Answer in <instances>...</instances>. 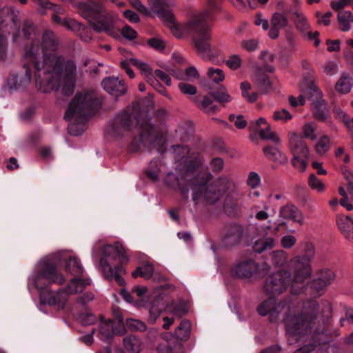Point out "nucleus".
Masks as SVG:
<instances>
[{"instance_id": "obj_10", "label": "nucleus", "mask_w": 353, "mask_h": 353, "mask_svg": "<svg viewBox=\"0 0 353 353\" xmlns=\"http://www.w3.org/2000/svg\"><path fill=\"white\" fill-rule=\"evenodd\" d=\"M314 255V245L307 243L305 247V254L296 256L290 261V265L294 274V282L303 284L311 277L312 273L311 263Z\"/></svg>"}, {"instance_id": "obj_38", "label": "nucleus", "mask_w": 353, "mask_h": 353, "mask_svg": "<svg viewBox=\"0 0 353 353\" xmlns=\"http://www.w3.org/2000/svg\"><path fill=\"white\" fill-rule=\"evenodd\" d=\"M307 183L309 187L318 193H323L325 190V185L314 174L309 175Z\"/></svg>"}, {"instance_id": "obj_9", "label": "nucleus", "mask_w": 353, "mask_h": 353, "mask_svg": "<svg viewBox=\"0 0 353 353\" xmlns=\"http://www.w3.org/2000/svg\"><path fill=\"white\" fill-rule=\"evenodd\" d=\"M210 21H208L203 15L194 18L190 23L192 30L196 35L194 42L199 55L205 60L214 61L220 55L221 51L208 43L211 36L209 32Z\"/></svg>"}, {"instance_id": "obj_4", "label": "nucleus", "mask_w": 353, "mask_h": 353, "mask_svg": "<svg viewBox=\"0 0 353 353\" xmlns=\"http://www.w3.org/2000/svg\"><path fill=\"white\" fill-rule=\"evenodd\" d=\"M65 270L74 278L70 280L65 288L61 290L41 292L40 301L42 304L54 305L58 309H63L70 295L82 292L86 287L91 284L89 279H80L83 272V268L77 258L70 257L67 260Z\"/></svg>"}, {"instance_id": "obj_31", "label": "nucleus", "mask_w": 353, "mask_h": 353, "mask_svg": "<svg viewBox=\"0 0 353 353\" xmlns=\"http://www.w3.org/2000/svg\"><path fill=\"white\" fill-rule=\"evenodd\" d=\"M339 28L343 32L349 31L353 23V15L349 11H340L338 14Z\"/></svg>"}, {"instance_id": "obj_52", "label": "nucleus", "mask_w": 353, "mask_h": 353, "mask_svg": "<svg viewBox=\"0 0 353 353\" xmlns=\"http://www.w3.org/2000/svg\"><path fill=\"white\" fill-rule=\"evenodd\" d=\"M126 326L131 330H141L143 331L145 329V324L136 319H128L126 321Z\"/></svg>"}, {"instance_id": "obj_61", "label": "nucleus", "mask_w": 353, "mask_h": 353, "mask_svg": "<svg viewBox=\"0 0 353 353\" xmlns=\"http://www.w3.org/2000/svg\"><path fill=\"white\" fill-rule=\"evenodd\" d=\"M179 347V344L172 347L170 344H161L157 348L159 353H177L176 348Z\"/></svg>"}, {"instance_id": "obj_62", "label": "nucleus", "mask_w": 353, "mask_h": 353, "mask_svg": "<svg viewBox=\"0 0 353 353\" xmlns=\"http://www.w3.org/2000/svg\"><path fill=\"white\" fill-rule=\"evenodd\" d=\"M148 45L157 50H163L165 48V43L163 40L159 38H152L148 41Z\"/></svg>"}, {"instance_id": "obj_37", "label": "nucleus", "mask_w": 353, "mask_h": 353, "mask_svg": "<svg viewBox=\"0 0 353 353\" xmlns=\"http://www.w3.org/2000/svg\"><path fill=\"white\" fill-rule=\"evenodd\" d=\"M131 64L137 67L141 72L142 75L143 77L148 81L150 77H152V70L150 67V65L137 59L131 58L130 59Z\"/></svg>"}, {"instance_id": "obj_19", "label": "nucleus", "mask_w": 353, "mask_h": 353, "mask_svg": "<svg viewBox=\"0 0 353 353\" xmlns=\"http://www.w3.org/2000/svg\"><path fill=\"white\" fill-rule=\"evenodd\" d=\"M99 332L105 338L110 339L114 334H124L126 330L122 319H119L115 321L102 320L99 326Z\"/></svg>"}, {"instance_id": "obj_64", "label": "nucleus", "mask_w": 353, "mask_h": 353, "mask_svg": "<svg viewBox=\"0 0 353 353\" xmlns=\"http://www.w3.org/2000/svg\"><path fill=\"white\" fill-rule=\"evenodd\" d=\"M130 5L141 13L148 15L150 12L139 0H130Z\"/></svg>"}, {"instance_id": "obj_29", "label": "nucleus", "mask_w": 353, "mask_h": 353, "mask_svg": "<svg viewBox=\"0 0 353 353\" xmlns=\"http://www.w3.org/2000/svg\"><path fill=\"white\" fill-rule=\"evenodd\" d=\"M243 236V230L239 225L230 226L225 234V241L228 244L238 243Z\"/></svg>"}, {"instance_id": "obj_5", "label": "nucleus", "mask_w": 353, "mask_h": 353, "mask_svg": "<svg viewBox=\"0 0 353 353\" xmlns=\"http://www.w3.org/2000/svg\"><path fill=\"white\" fill-rule=\"evenodd\" d=\"M99 103L94 92L78 93L75 95L64 116L66 120L71 121L68 130L72 135L77 136L83 132V123Z\"/></svg>"}, {"instance_id": "obj_48", "label": "nucleus", "mask_w": 353, "mask_h": 353, "mask_svg": "<svg viewBox=\"0 0 353 353\" xmlns=\"http://www.w3.org/2000/svg\"><path fill=\"white\" fill-rule=\"evenodd\" d=\"M226 65L232 70H236L241 68L242 59L238 54L230 55L225 61Z\"/></svg>"}, {"instance_id": "obj_50", "label": "nucleus", "mask_w": 353, "mask_h": 353, "mask_svg": "<svg viewBox=\"0 0 353 353\" xmlns=\"http://www.w3.org/2000/svg\"><path fill=\"white\" fill-rule=\"evenodd\" d=\"M296 243V238L292 234H288L283 236L281 239V245L283 248L290 249L292 248Z\"/></svg>"}, {"instance_id": "obj_34", "label": "nucleus", "mask_w": 353, "mask_h": 353, "mask_svg": "<svg viewBox=\"0 0 353 353\" xmlns=\"http://www.w3.org/2000/svg\"><path fill=\"white\" fill-rule=\"evenodd\" d=\"M331 148L330 138L328 135H322L314 146L315 152L319 154L323 155L327 152Z\"/></svg>"}, {"instance_id": "obj_42", "label": "nucleus", "mask_w": 353, "mask_h": 353, "mask_svg": "<svg viewBox=\"0 0 353 353\" xmlns=\"http://www.w3.org/2000/svg\"><path fill=\"white\" fill-rule=\"evenodd\" d=\"M259 136L262 139L270 140L276 144L280 143V139L278 135L271 130L269 124H267L265 129L259 130Z\"/></svg>"}, {"instance_id": "obj_55", "label": "nucleus", "mask_w": 353, "mask_h": 353, "mask_svg": "<svg viewBox=\"0 0 353 353\" xmlns=\"http://www.w3.org/2000/svg\"><path fill=\"white\" fill-rule=\"evenodd\" d=\"M62 26L70 30L76 31L80 30L81 26L76 20L65 18L63 19Z\"/></svg>"}, {"instance_id": "obj_18", "label": "nucleus", "mask_w": 353, "mask_h": 353, "mask_svg": "<svg viewBox=\"0 0 353 353\" xmlns=\"http://www.w3.org/2000/svg\"><path fill=\"white\" fill-rule=\"evenodd\" d=\"M289 148L293 156L310 157V151L305 140L298 133L290 131L288 134Z\"/></svg>"}, {"instance_id": "obj_32", "label": "nucleus", "mask_w": 353, "mask_h": 353, "mask_svg": "<svg viewBox=\"0 0 353 353\" xmlns=\"http://www.w3.org/2000/svg\"><path fill=\"white\" fill-rule=\"evenodd\" d=\"M171 74L181 81H190L199 77L198 72L194 67H189L185 69V72L172 70Z\"/></svg>"}, {"instance_id": "obj_58", "label": "nucleus", "mask_w": 353, "mask_h": 353, "mask_svg": "<svg viewBox=\"0 0 353 353\" xmlns=\"http://www.w3.org/2000/svg\"><path fill=\"white\" fill-rule=\"evenodd\" d=\"M223 160L221 158L216 157L211 160L210 169L214 173L221 172L223 168Z\"/></svg>"}, {"instance_id": "obj_49", "label": "nucleus", "mask_w": 353, "mask_h": 353, "mask_svg": "<svg viewBox=\"0 0 353 353\" xmlns=\"http://www.w3.org/2000/svg\"><path fill=\"white\" fill-rule=\"evenodd\" d=\"M240 46L242 49L248 51L253 52L259 48V41L256 39H244L240 43Z\"/></svg>"}, {"instance_id": "obj_14", "label": "nucleus", "mask_w": 353, "mask_h": 353, "mask_svg": "<svg viewBox=\"0 0 353 353\" xmlns=\"http://www.w3.org/2000/svg\"><path fill=\"white\" fill-rule=\"evenodd\" d=\"M309 100L314 106L313 115L314 118L321 122H325L330 117L329 110L325 101L322 98L321 92L316 88L310 89Z\"/></svg>"}, {"instance_id": "obj_63", "label": "nucleus", "mask_w": 353, "mask_h": 353, "mask_svg": "<svg viewBox=\"0 0 353 353\" xmlns=\"http://www.w3.org/2000/svg\"><path fill=\"white\" fill-rule=\"evenodd\" d=\"M337 69V65L333 61H327L323 65V72L327 75H333Z\"/></svg>"}, {"instance_id": "obj_40", "label": "nucleus", "mask_w": 353, "mask_h": 353, "mask_svg": "<svg viewBox=\"0 0 353 353\" xmlns=\"http://www.w3.org/2000/svg\"><path fill=\"white\" fill-rule=\"evenodd\" d=\"M240 88L243 98L250 103L255 102L257 99L258 94L256 92H252L250 94L249 91L251 90L252 86L248 81H243L241 83Z\"/></svg>"}, {"instance_id": "obj_22", "label": "nucleus", "mask_w": 353, "mask_h": 353, "mask_svg": "<svg viewBox=\"0 0 353 353\" xmlns=\"http://www.w3.org/2000/svg\"><path fill=\"white\" fill-rule=\"evenodd\" d=\"M279 216L283 219L290 220L302 225L304 216L301 211L294 205L288 203L279 210Z\"/></svg>"}, {"instance_id": "obj_16", "label": "nucleus", "mask_w": 353, "mask_h": 353, "mask_svg": "<svg viewBox=\"0 0 353 353\" xmlns=\"http://www.w3.org/2000/svg\"><path fill=\"white\" fill-rule=\"evenodd\" d=\"M259 272V265L252 259H246L237 262L230 270L233 277L248 279L256 274Z\"/></svg>"}, {"instance_id": "obj_30", "label": "nucleus", "mask_w": 353, "mask_h": 353, "mask_svg": "<svg viewBox=\"0 0 353 353\" xmlns=\"http://www.w3.org/2000/svg\"><path fill=\"white\" fill-rule=\"evenodd\" d=\"M352 85V78L348 74L344 73L336 82L335 89L341 94H347L350 92Z\"/></svg>"}, {"instance_id": "obj_51", "label": "nucleus", "mask_w": 353, "mask_h": 353, "mask_svg": "<svg viewBox=\"0 0 353 353\" xmlns=\"http://www.w3.org/2000/svg\"><path fill=\"white\" fill-rule=\"evenodd\" d=\"M336 225L343 236H345L350 230H352L351 224L336 216Z\"/></svg>"}, {"instance_id": "obj_39", "label": "nucleus", "mask_w": 353, "mask_h": 353, "mask_svg": "<svg viewBox=\"0 0 353 353\" xmlns=\"http://www.w3.org/2000/svg\"><path fill=\"white\" fill-rule=\"evenodd\" d=\"M163 308L164 305L162 304L161 301H154L151 307L149 310L150 316L148 318V321L151 323H154L156 321L157 319L159 316Z\"/></svg>"}, {"instance_id": "obj_33", "label": "nucleus", "mask_w": 353, "mask_h": 353, "mask_svg": "<svg viewBox=\"0 0 353 353\" xmlns=\"http://www.w3.org/2000/svg\"><path fill=\"white\" fill-rule=\"evenodd\" d=\"M190 333V323L187 320H183L174 331L176 338L181 341H186Z\"/></svg>"}, {"instance_id": "obj_47", "label": "nucleus", "mask_w": 353, "mask_h": 353, "mask_svg": "<svg viewBox=\"0 0 353 353\" xmlns=\"http://www.w3.org/2000/svg\"><path fill=\"white\" fill-rule=\"evenodd\" d=\"M272 118L276 121L287 122L292 119V115L286 109L276 110L273 112Z\"/></svg>"}, {"instance_id": "obj_15", "label": "nucleus", "mask_w": 353, "mask_h": 353, "mask_svg": "<svg viewBox=\"0 0 353 353\" xmlns=\"http://www.w3.org/2000/svg\"><path fill=\"white\" fill-rule=\"evenodd\" d=\"M290 305L288 301L276 302L274 298L265 301L258 308L259 313L262 316L270 315V321H275L280 313L290 310Z\"/></svg>"}, {"instance_id": "obj_28", "label": "nucleus", "mask_w": 353, "mask_h": 353, "mask_svg": "<svg viewBox=\"0 0 353 353\" xmlns=\"http://www.w3.org/2000/svg\"><path fill=\"white\" fill-rule=\"evenodd\" d=\"M276 244V239L272 236H265L255 241L253 249L257 253H262L272 249Z\"/></svg>"}, {"instance_id": "obj_24", "label": "nucleus", "mask_w": 353, "mask_h": 353, "mask_svg": "<svg viewBox=\"0 0 353 353\" xmlns=\"http://www.w3.org/2000/svg\"><path fill=\"white\" fill-rule=\"evenodd\" d=\"M295 16L296 19H294V22L296 28L302 32L307 33L310 39H315L314 45L315 46H318L320 43L319 39H316L319 35V32H314L312 33L309 31L310 26L307 20L301 13L295 12Z\"/></svg>"}, {"instance_id": "obj_1", "label": "nucleus", "mask_w": 353, "mask_h": 353, "mask_svg": "<svg viewBox=\"0 0 353 353\" xmlns=\"http://www.w3.org/2000/svg\"><path fill=\"white\" fill-rule=\"evenodd\" d=\"M23 56L26 62L20 72L10 79L15 88L30 84L32 67L35 85L40 92L48 93L62 87L63 94L73 93L77 67L60 52L59 40L52 31L46 30L41 38L31 37Z\"/></svg>"}, {"instance_id": "obj_12", "label": "nucleus", "mask_w": 353, "mask_h": 353, "mask_svg": "<svg viewBox=\"0 0 353 353\" xmlns=\"http://www.w3.org/2000/svg\"><path fill=\"white\" fill-rule=\"evenodd\" d=\"M150 1V3H151L152 6V8H154V10H156L159 16L163 19L166 23H168V27L170 28L172 34L174 36H175L177 38H181L183 36V34L188 32V31H192L194 33H196L194 30H192L190 26V22L196 17H199V16H201V15H203L204 17L207 20V22L208 21H211L213 19L212 14H210V12L209 10H206L202 13H200L197 15H195L188 23L187 26L184 27V26H179V25H176L175 24V22H174V18L172 15V13L168 12H160L159 10V5H156L155 3V1H157V0H149Z\"/></svg>"}, {"instance_id": "obj_59", "label": "nucleus", "mask_w": 353, "mask_h": 353, "mask_svg": "<svg viewBox=\"0 0 353 353\" xmlns=\"http://www.w3.org/2000/svg\"><path fill=\"white\" fill-rule=\"evenodd\" d=\"M269 209L270 206L268 205H265L262 210H257L254 216L255 219L259 221L268 220L270 217V214L268 213Z\"/></svg>"}, {"instance_id": "obj_17", "label": "nucleus", "mask_w": 353, "mask_h": 353, "mask_svg": "<svg viewBox=\"0 0 353 353\" xmlns=\"http://www.w3.org/2000/svg\"><path fill=\"white\" fill-rule=\"evenodd\" d=\"M335 279L336 274L332 270L323 268L317 272L316 278L312 281V287L319 294H321Z\"/></svg>"}, {"instance_id": "obj_36", "label": "nucleus", "mask_w": 353, "mask_h": 353, "mask_svg": "<svg viewBox=\"0 0 353 353\" xmlns=\"http://www.w3.org/2000/svg\"><path fill=\"white\" fill-rule=\"evenodd\" d=\"M317 125L314 122H306L301 127L303 139H309L312 141L316 139Z\"/></svg>"}, {"instance_id": "obj_23", "label": "nucleus", "mask_w": 353, "mask_h": 353, "mask_svg": "<svg viewBox=\"0 0 353 353\" xmlns=\"http://www.w3.org/2000/svg\"><path fill=\"white\" fill-rule=\"evenodd\" d=\"M214 99L212 93L210 95L204 96L201 99L198 97L194 99V102L196 106L204 113L212 115L220 110L219 107L214 103Z\"/></svg>"}, {"instance_id": "obj_57", "label": "nucleus", "mask_w": 353, "mask_h": 353, "mask_svg": "<svg viewBox=\"0 0 353 353\" xmlns=\"http://www.w3.org/2000/svg\"><path fill=\"white\" fill-rule=\"evenodd\" d=\"M148 82L159 92L162 94L163 95L169 97V95L165 89V88L159 83V81L154 78L153 76L152 77H150Z\"/></svg>"}, {"instance_id": "obj_6", "label": "nucleus", "mask_w": 353, "mask_h": 353, "mask_svg": "<svg viewBox=\"0 0 353 353\" xmlns=\"http://www.w3.org/2000/svg\"><path fill=\"white\" fill-rule=\"evenodd\" d=\"M325 309L330 312V307L328 303L319 304L316 301L312 300L304 302L300 314L285 316L287 332L292 336L311 333L316 322L325 312Z\"/></svg>"}, {"instance_id": "obj_44", "label": "nucleus", "mask_w": 353, "mask_h": 353, "mask_svg": "<svg viewBox=\"0 0 353 353\" xmlns=\"http://www.w3.org/2000/svg\"><path fill=\"white\" fill-rule=\"evenodd\" d=\"M271 24L272 26L281 29L288 25V20L285 15L276 12L272 15Z\"/></svg>"}, {"instance_id": "obj_3", "label": "nucleus", "mask_w": 353, "mask_h": 353, "mask_svg": "<svg viewBox=\"0 0 353 353\" xmlns=\"http://www.w3.org/2000/svg\"><path fill=\"white\" fill-rule=\"evenodd\" d=\"M135 130L138 140L148 148H154L159 152L164 150L165 132L158 126L152 125L150 120L143 115L138 108H128L118 114L113 120L109 133L119 137L127 132Z\"/></svg>"}, {"instance_id": "obj_11", "label": "nucleus", "mask_w": 353, "mask_h": 353, "mask_svg": "<svg viewBox=\"0 0 353 353\" xmlns=\"http://www.w3.org/2000/svg\"><path fill=\"white\" fill-rule=\"evenodd\" d=\"M296 284L292 280L291 273L288 270H281L272 273L265 280L264 289L267 293L277 295L283 293L288 288L290 283Z\"/></svg>"}, {"instance_id": "obj_35", "label": "nucleus", "mask_w": 353, "mask_h": 353, "mask_svg": "<svg viewBox=\"0 0 353 353\" xmlns=\"http://www.w3.org/2000/svg\"><path fill=\"white\" fill-rule=\"evenodd\" d=\"M154 273V267L150 263H145L143 265L138 267L132 275L134 278L141 276L145 279H149Z\"/></svg>"}, {"instance_id": "obj_46", "label": "nucleus", "mask_w": 353, "mask_h": 353, "mask_svg": "<svg viewBox=\"0 0 353 353\" xmlns=\"http://www.w3.org/2000/svg\"><path fill=\"white\" fill-rule=\"evenodd\" d=\"M212 95L214 100L221 103H229L232 100V97L228 94L225 88H222L220 91L212 92Z\"/></svg>"}, {"instance_id": "obj_7", "label": "nucleus", "mask_w": 353, "mask_h": 353, "mask_svg": "<svg viewBox=\"0 0 353 353\" xmlns=\"http://www.w3.org/2000/svg\"><path fill=\"white\" fill-rule=\"evenodd\" d=\"M103 256L100 260L105 277L114 279L119 285L125 283L122 275L125 273L123 265L128 263L129 258L123 245L119 242L114 245H106L103 248Z\"/></svg>"}, {"instance_id": "obj_54", "label": "nucleus", "mask_w": 353, "mask_h": 353, "mask_svg": "<svg viewBox=\"0 0 353 353\" xmlns=\"http://www.w3.org/2000/svg\"><path fill=\"white\" fill-rule=\"evenodd\" d=\"M229 120L234 123V125L239 129H243L247 125V121L244 119L243 117L241 114L234 115L231 114L229 117Z\"/></svg>"}, {"instance_id": "obj_53", "label": "nucleus", "mask_w": 353, "mask_h": 353, "mask_svg": "<svg viewBox=\"0 0 353 353\" xmlns=\"http://www.w3.org/2000/svg\"><path fill=\"white\" fill-rule=\"evenodd\" d=\"M179 88L184 94L194 95L197 92V89L194 85L185 82H181L179 84Z\"/></svg>"}, {"instance_id": "obj_8", "label": "nucleus", "mask_w": 353, "mask_h": 353, "mask_svg": "<svg viewBox=\"0 0 353 353\" xmlns=\"http://www.w3.org/2000/svg\"><path fill=\"white\" fill-rule=\"evenodd\" d=\"M81 14L88 21L96 32H105L114 37L117 36L115 28L117 14L106 11L102 5L97 3L85 4L81 8Z\"/></svg>"}, {"instance_id": "obj_21", "label": "nucleus", "mask_w": 353, "mask_h": 353, "mask_svg": "<svg viewBox=\"0 0 353 353\" xmlns=\"http://www.w3.org/2000/svg\"><path fill=\"white\" fill-rule=\"evenodd\" d=\"M101 85L106 92L115 97L123 95L127 92V87L124 81L118 78H105L101 82Z\"/></svg>"}, {"instance_id": "obj_20", "label": "nucleus", "mask_w": 353, "mask_h": 353, "mask_svg": "<svg viewBox=\"0 0 353 353\" xmlns=\"http://www.w3.org/2000/svg\"><path fill=\"white\" fill-rule=\"evenodd\" d=\"M12 26H14V28H17V25L10 17H7L5 19H3L0 17V59H3L7 51V41L6 37L11 32V29Z\"/></svg>"}, {"instance_id": "obj_45", "label": "nucleus", "mask_w": 353, "mask_h": 353, "mask_svg": "<svg viewBox=\"0 0 353 353\" xmlns=\"http://www.w3.org/2000/svg\"><path fill=\"white\" fill-rule=\"evenodd\" d=\"M272 262L276 265L282 266L288 261V254L283 250H276L272 253Z\"/></svg>"}, {"instance_id": "obj_43", "label": "nucleus", "mask_w": 353, "mask_h": 353, "mask_svg": "<svg viewBox=\"0 0 353 353\" xmlns=\"http://www.w3.org/2000/svg\"><path fill=\"white\" fill-rule=\"evenodd\" d=\"M207 75L209 79L216 83L222 82L225 79L224 72L218 68H209Z\"/></svg>"}, {"instance_id": "obj_60", "label": "nucleus", "mask_w": 353, "mask_h": 353, "mask_svg": "<svg viewBox=\"0 0 353 353\" xmlns=\"http://www.w3.org/2000/svg\"><path fill=\"white\" fill-rule=\"evenodd\" d=\"M123 37L128 40H132L137 37V32L129 26H125L121 30Z\"/></svg>"}, {"instance_id": "obj_26", "label": "nucleus", "mask_w": 353, "mask_h": 353, "mask_svg": "<svg viewBox=\"0 0 353 353\" xmlns=\"http://www.w3.org/2000/svg\"><path fill=\"white\" fill-rule=\"evenodd\" d=\"M123 345L127 353H140L142 350V341L136 335H129L124 337Z\"/></svg>"}, {"instance_id": "obj_25", "label": "nucleus", "mask_w": 353, "mask_h": 353, "mask_svg": "<svg viewBox=\"0 0 353 353\" xmlns=\"http://www.w3.org/2000/svg\"><path fill=\"white\" fill-rule=\"evenodd\" d=\"M252 81L257 88L263 93L272 90V82L269 77L261 70H257L252 77Z\"/></svg>"}, {"instance_id": "obj_2", "label": "nucleus", "mask_w": 353, "mask_h": 353, "mask_svg": "<svg viewBox=\"0 0 353 353\" xmlns=\"http://www.w3.org/2000/svg\"><path fill=\"white\" fill-rule=\"evenodd\" d=\"M203 160L198 157L193 165L187 166L185 173L186 184L180 187L183 196L188 199V192H192V200L195 205L205 203L214 204L224 195L233 185L232 180L227 176H221L216 181L212 180V174L207 171L194 170L202 164Z\"/></svg>"}, {"instance_id": "obj_13", "label": "nucleus", "mask_w": 353, "mask_h": 353, "mask_svg": "<svg viewBox=\"0 0 353 353\" xmlns=\"http://www.w3.org/2000/svg\"><path fill=\"white\" fill-rule=\"evenodd\" d=\"M64 281V276L57 272L56 267L48 263L43 265L34 279V285L39 290L44 289L50 283L61 285Z\"/></svg>"}, {"instance_id": "obj_56", "label": "nucleus", "mask_w": 353, "mask_h": 353, "mask_svg": "<svg viewBox=\"0 0 353 353\" xmlns=\"http://www.w3.org/2000/svg\"><path fill=\"white\" fill-rule=\"evenodd\" d=\"M261 178L259 175L254 172H252L249 174L247 183L252 188H255L260 184Z\"/></svg>"}, {"instance_id": "obj_41", "label": "nucleus", "mask_w": 353, "mask_h": 353, "mask_svg": "<svg viewBox=\"0 0 353 353\" xmlns=\"http://www.w3.org/2000/svg\"><path fill=\"white\" fill-rule=\"evenodd\" d=\"M309 157L293 156L291 159L292 166L301 172L306 170L308 165Z\"/></svg>"}, {"instance_id": "obj_27", "label": "nucleus", "mask_w": 353, "mask_h": 353, "mask_svg": "<svg viewBox=\"0 0 353 353\" xmlns=\"http://www.w3.org/2000/svg\"><path fill=\"white\" fill-rule=\"evenodd\" d=\"M263 152L265 156L270 161L278 162L281 164H285L288 162L287 157L279 150L277 148L267 146L264 148Z\"/></svg>"}]
</instances>
